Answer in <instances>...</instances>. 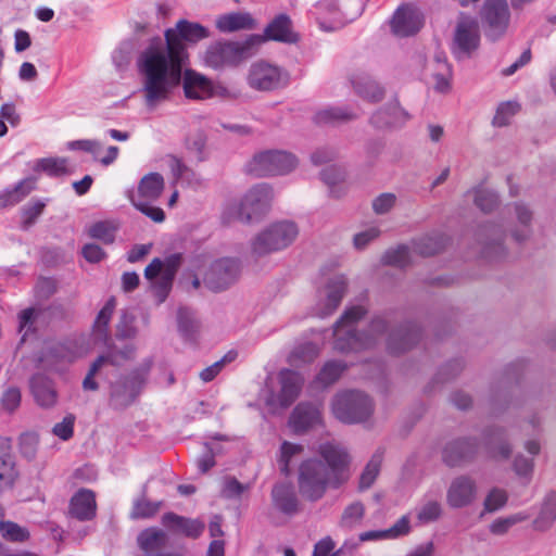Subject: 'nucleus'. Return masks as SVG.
<instances>
[{"label":"nucleus","mask_w":556,"mask_h":556,"mask_svg":"<svg viewBox=\"0 0 556 556\" xmlns=\"http://www.w3.org/2000/svg\"><path fill=\"white\" fill-rule=\"evenodd\" d=\"M206 137L202 131H198L187 139V149L193 153L198 162L204 161V149Z\"/></svg>","instance_id":"338daca9"},{"label":"nucleus","mask_w":556,"mask_h":556,"mask_svg":"<svg viewBox=\"0 0 556 556\" xmlns=\"http://www.w3.org/2000/svg\"><path fill=\"white\" fill-rule=\"evenodd\" d=\"M419 338L420 329L416 324H403L389 332L387 350L390 354L400 355L409 351L418 342Z\"/></svg>","instance_id":"6ab92c4d"},{"label":"nucleus","mask_w":556,"mask_h":556,"mask_svg":"<svg viewBox=\"0 0 556 556\" xmlns=\"http://www.w3.org/2000/svg\"><path fill=\"white\" fill-rule=\"evenodd\" d=\"M485 240L483 242L482 254L489 260H498L506 254L503 244L504 232L495 226L484 228Z\"/></svg>","instance_id":"72a5a7b5"},{"label":"nucleus","mask_w":556,"mask_h":556,"mask_svg":"<svg viewBox=\"0 0 556 556\" xmlns=\"http://www.w3.org/2000/svg\"><path fill=\"white\" fill-rule=\"evenodd\" d=\"M518 110L519 105L515 102L501 103L493 117L492 124L496 127L507 126Z\"/></svg>","instance_id":"5fc2aeb1"},{"label":"nucleus","mask_w":556,"mask_h":556,"mask_svg":"<svg viewBox=\"0 0 556 556\" xmlns=\"http://www.w3.org/2000/svg\"><path fill=\"white\" fill-rule=\"evenodd\" d=\"M477 495L476 481L468 476L456 477L446 492V502L453 508L470 505Z\"/></svg>","instance_id":"4be33fe9"},{"label":"nucleus","mask_w":556,"mask_h":556,"mask_svg":"<svg viewBox=\"0 0 556 556\" xmlns=\"http://www.w3.org/2000/svg\"><path fill=\"white\" fill-rule=\"evenodd\" d=\"M365 515V507L361 502H354L346 506L342 513L340 526L346 529L358 525Z\"/></svg>","instance_id":"de8ad7c7"},{"label":"nucleus","mask_w":556,"mask_h":556,"mask_svg":"<svg viewBox=\"0 0 556 556\" xmlns=\"http://www.w3.org/2000/svg\"><path fill=\"white\" fill-rule=\"evenodd\" d=\"M299 228L293 222L282 220L270 224L254 237L251 243L252 253L264 256L289 247L298 237Z\"/></svg>","instance_id":"6e6552de"},{"label":"nucleus","mask_w":556,"mask_h":556,"mask_svg":"<svg viewBox=\"0 0 556 556\" xmlns=\"http://www.w3.org/2000/svg\"><path fill=\"white\" fill-rule=\"evenodd\" d=\"M408 118V113L395 100L377 110L369 123L378 129H391L404 125Z\"/></svg>","instance_id":"b1692460"},{"label":"nucleus","mask_w":556,"mask_h":556,"mask_svg":"<svg viewBox=\"0 0 556 556\" xmlns=\"http://www.w3.org/2000/svg\"><path fill=\"white\" fill-rule=\"evenodd\" d=\"M35 179L26 178L20 181L12 189H7L0 193V210L20 203L35 189Z\"/></svg>","instance_id":"f704fd0d"},{"label":"nucleus","mask_w":556,"mask_h":556,"mask_svg":"<svg viewBox=\"0 0 556 556\" xmlns=\"http://www.w3.org/2000/svg\"><path fill=\"white\" fill-rule=\"evenodd\" d=\"M485 35L491 40H497L507 30L509 9L506 0H485L480 12Z\"/></svg>","instance_id":"ddd939ff"},{"label":"nucleus","mask_w":556,"mask_h":556,"mask_svg":"<svg viewBox=\"0 0 556 556\" xmlns=\"http://www.w3.org/2000/svg\"><path fill=\"white\" fill-rule=\"evenodd\" d=\"M346 291V279L343 275H336L327 281L326 286L319 290L316 314L319 317H326L332 314L340 305Z\"/></svg>","instance_id":"dca6fc26"},{"label":"nucleus","mask_w":556,"mask_h":556,"mask_svg":"<svg viewBox=\"0 0 556 556\" xmlns=\"http://www.w3.org/2000/svg\"><path fill=\"white\" fill-rule=\"evenodd\" d=\"M162 523L167 529L182 533L188 538L197 539L204 530V523L198 519H190L175 513H166L162 517Z\"/></svg>","instance_id":"2f4dec72"},{"label":"nucleus","mask_w":556,"mask_h":556,"mask_svg":"<svg viewBox=\"0 0 556 556\" xmlns=\"http://www.w3.org/2000/svg\"><path fill=\"white\" fill-rule=\"evenodd\" d=\"M484 445L492 458L507 459L511 454V447L505 440V431L498 427L485 429L483 433Z\"/></svg>","instance_id":"473e14b6"},{"label":"nucleus","mask_w":556,"mask_h":556,"mask_svg":"<svg viewBox=\"0 0 556 556\" xmlns=\"http://www.w3.org/2000/svg\"><path fill=\"white\" fill-rule=\"evenodd\" d=\"M382 261L387 265L404 267L409 263L408 248L401 245L384 253Z\"/></svg>","instance_id":"052dcab7"},{"label":"nucleus","mask_w":556,"mask_h":556,"mask_svg":"<svg viewBox=\"0 0 556 556\" xmlns=\"http://www.w3.org/2000/svg\"><path fill=\"white\" fill-rule=\"evenodd\" d=\"M556 520V492L549 493L542 505L539 516L533 525L536 530L544 531L548 529Z\"/></svg>","instance_id":"4c0bfd02"},{"label":"nucleus","mask_w":556,"mask_h":556,"mask_svg":"<svg viewBox=\"0 0 556 556\" xmlns=\"http://www.w3.org/2000/svg\"><path fill=\"white\" fill-rule=\"evenodd\" d=\"M15 462L9 453L0 454V492L13 485L17 478Z\"/></svg>","instance_id":"a19ab883"},{"label":"nucleus","mask_w":556,"mask_h":556,"mask_svg":"<svg viewBox=\"0 0 556 556\" xmlns=\"http://www.w3.org/2000/svg\"><path fill=\"white\" fill-rule=\"evenodd\" d=\"M432 78L434 79V89L439 92H445L450 89L451 70L445 60L441 56H435L433 62Z\"/></svg>","instance_id":"37998d69"},{"label":"nucleus","mask_w":556,"mask_h":556,"mask_svg":"<svg viewBox=\"0 0 556 556\" xmlns=\"http://www.w3.org/2000/svg\"><path fill=\"white\" fill-rule=\"evenodd\" d=\"M304 451L303 445L283 441L280 446V455L278 458L280 471L288 476L290 473V465L294 458L299 457Z\"/></svg>","instance_id":"79ce46f5"},{"label":"nucleus","mask_w":556,"mask_h":556,"mask_svg":"<svg viewBox=\"0 0 556 556\" xmlns=\"http://www.w3.org/2000/svg\"><path fill=\"white\" fill-rule=\"evenodd\" d=\"M357 118V114L346 108H328L318 111L314 121L319 125H334Z\"/></svg>","instance_id":"e433bc0d"},{"label":"nucleus","mask_w":556,"mask_h":556,"mask_svg":"<svg viewBox=\"0 0 556 556\" xmlns=\"http://www.w3.org/2000/svg\"><path fill=\"white\" fill-rule=\"evenodd\" d=\"M279 382L281 389L277 400L281 407H289L300 395L304 379L296 371L283 369L279 372Z\"/></svg>","instance_id":"cd10ccee"},{"label":"nucleus","mask_w":556,"mask_h":556,"mask_svg":"<svg viewBox=\"0 0 556 556\" xmlns=\"http://www.w3.org/2000/svg\"><path fill=\"white\" fill-rule=\"evenodd\" d=\"M479 41L478 21L466 13H460L454 31V45L457 55H470L478 48Z\"/></svg>","instance_id":"4468645a"},{"label":"nucleus","mask_w":556,"mask_h":556,"mask_svg":"<svg viewBox=\"0 0 556 556\" xmlns=\"http://www.w3.org/2000/svg\"><path fill=\"white\" fill-rule=\"evenodd\" d=\"M130 200L137 210L151 218L153 222L162 223L165 219L164 211L161 207L151 205V200L135 199V197H130Z\"/></svg>","instance_id":"13d9d810"},{"label":"nucleus","mask_w":556,"mask_h":556,"mask_svg":"<svg viewBox=\"0 0 556 556\" xmlns=\"http://www.w3.org/2000/svg\"><path fill=\"white\" fill-rule=\"evenodd\" d=\"M216 28L224 34H230L239 30H253L257 27V22L249 12H231L219 15L215 21Z\"/></svg>","instance_id":"7c9ffc66"},{"label":"nucleus","mask_w":556,"mask_h":556,"mask_svg":"<svg viewBox=\"0 0 556 556\" xmlns=\"http://www.w3.org/2000/svg\"><path fill=\"white\" fill-rule=\"evenodd\" d=\"M168 543L167 534L157 528L142 530L137 536V544L144 556H162Z\"/></svg>","instance_id":"c756f323"},{"label":"nucleus","mask_w":556,"mask_h":556,"mask_svg":"<svg viewBox=\"0 0 556 556\" xmlns=\"http://www.w3.org/2000/svg\"><path fill=\"white\" fill-rule=\"evenodd\" d=\"M498 195L492 190L479 188L475 191V204L484 213H490L498 206Z\"/></svg>","instance_id":"09e8293b"},{"label":"nucleus","mask_w":556,"mask_h":556,"mask_svg":"<svg viewBox=\"0 0 556 556\" xmlns=\"http://www.w3.org/2000/svg\"><path fill=\"white\" fill-rule=\"evenodd\" d=\"M240 273L238 260L223 257L211 264L204 275V283L212 291H224L239 279Z\"/></svg>","instance_id":"f8f14e48"},{"label":"nucleus","mask_w":556,"mask_h":556,"mask_svg":"<svg viewBox=\"0 0 556 556\" xmlns=\"http://www.w3.org/2000/svg\"><path fill=\"white\" fill-rule=\"evenodd\" d=\"M177 321L179 331L186 338H191L198 328V324L193 317V312L185 306L178 308Z\"/></svg>","instance_id":"8fccbe9b"},{"label":"nucleus","mask_w":556,"mask_h":556,"mask_svg":"<svg viewBox=\"0 0 556 556\" xmlns=\"http://www.w3.org/2000/svg\"><path fill=\"white\" fill-rule=\"evenodd\" d=\"M39 311L34 308V307H28V308H25L23 309L20 314H18V331L20 332H23L24 331V334H23V338H22V341L25 340V337L29 333V332H34L35 331V323L39 316Z\"/></svg>","instance_id":"bf43d9fd"},{"label":"nucleus","mask_w":556,"mask_h":556,"mask_svg":"<svg viewBox=\"0 0 556 556\" xmlns=\"http://www.w3.org/2000/svg\"><path fill=\"white\" fill-rule=\"evenodd\" d=\"M161 503H153L147 500H138L135 502L130 517L132 519L150 518L160 509Z\"/></svg>","instance_id":"680f3d73"},{"label":"nucleus","mask_w":556,"mask_h":556,"mask_svg":"<svg viewBox=\"0 0 556 556\" xmlns=\"http://www.w3.org/2000/svg\"><path fill=\"white\" fill-rule=\"evenodd\" d=\"M116 307L115 298H110L102 309L99 312L96 321L94 328L97 336L102 337L104 339L108 338V326L113 315V312Z\"/></svg>","instance_id":"49530a36"},{"label":"nucleus","mask_w":556,"mask_h":556,"mask_svg":"<svg viewBox=\"0 0 556 556\" xmlns=\"http://www.w3.org/2000/svg\"><path fill=\"white\" fill-rule=\"evenodd\" d=\"M164 189V179L159 173H150L142 177L138 186V197L141 200H156Z\"/></svg>","instance_id":"c9c22d12"},{"label":"nucleus","mask_w":556,"mask_h":556,"mask_svg":"<svg viewBox=\"0 0 556 556\" xmlns=\"http://www.w3.org/2000/svg\"><path fill=\"white\" fill-rule=\"evenodd\" d=\"M442 515V505L438 501H428L421 505L416 514L417 520L421 525L433 522Z\"/></svg>","instance_id":"3c124183"},{"label":"nucleus","mask_w":556,"mask_h":556,"mask_svg":"<svg viewBox=\"0 0 556 556\" xmlns=\"http://www.w3.org/2000/svg\"><path fill=\"white\" fill-rule=\"evenodd\" d=\"M366 314L367 309L362 305L345 309L333 326L336 350L340 352L361 351L371 349L378 344L389 329V321L382 316H377L371 319L366 330L357 333L354 325Z\"/></svg>","instance_id":"7ed1b4c3"},{"label":"nucleus","mask_w":556,"mask_h":556,"mask_svg":"<svg viewBox=\"0 0 556 556\" xmlns=\"http://www.w3.org/2000/svg\"><path fill=\"white\" fill-rule=\"evenodd\" d=\"M382 458H383V454L380 451H377L371 456V458L367 463L366 467L364 468V470L359 477L358 489L361 491L367 490L374 484L376 478L379 475Z\"/></svg>","instance_id":"58836bf2"},{"label":"nucleus","mask_w":556,"mask_h":556,"mask_svg":"<svg viewBox=\"0 0 556 556\" xmlns=\"http://www.w3.org/2000/svg\"><path fill=\"white\" fill-rule=\"evenodd\" d=\"M331 410L334 417L343 424H361L371 417L374 403L364 392L344 391L334 395Z\"/></svg>","instance_id":"423d86ee"},{"label":"nucleus","mask_w":556,"mask_h":556,"mask_svg":"<svg viewBox=\"0 0 556 556\" xmlns=\"http://www.w3.org/2000/svg\"><path fill=\"white\" fill-rule=\"evenodd\" d=\"M75 420V415L67 414L62 421L53 426L52 433L63 441L70 440L74 434Z\"/></svg>","instance_id":"69168bd1"},{"label":"nucleus","mask_w":556,"mask_h":556,"mask_svg":"<svg viewBox=\"0 0 556 556\" xmlns=\"http://www.w3.org/2000/svg\"><path fill=\"white\" fill-rule=\"evenodd\" d=\"M165 41L154 38L140 54L138 68L141 75V93L146 105L153 110L167 100L180 84L187 59L186 45L197 43L211 36L203 25L180 20L175 27L165 30Z\"/></svg>","instance_id":"f257e3e1"},{"label":"nucleus","mask_w":556,"mask_h":556,"mask_svg":"<svg viewBox=\"0 0 556 556\" xmlns=\"http://www.w3.org/2000/svg\"><path fill=\"white\" fill-rule=\"evenodd\" d=\"M527 519L523 514H516L506 518H498L494 520L490 526V531L495 535L505 534L514 525L521 522Z\"/></svg>","instance_id":"e2e57ef3"},{"label":"nucleus","mask_w":556,"mask_h":556,"mask_svg":"<svg viewBox=\"0 0 556 556\" xmlns=\"http://www.w3.org/2000/svg\"><path fill=\"white\" fill-rule=\"evenodd\" d=\"M117 224L111 220L97 222L88 229V235L105 244H111L115 240Z\"/></svg>","instance_id":"ea45409f"},{"label":"nucleus","mask_w":556,"mask_h":556,"mask_svg":"<svg viewBox=\"0 0 556 556\" xmlns=\"http://www.w3.org/2000/svg\"><path fill=\"white\" fill-rule=\"evenodd\" d=\"M273 200V187L265 182L256 184L239 202H231L225 207L223 219L227 223L239 220L244 224L258 220L269 211Z\"/></svg>","instance_id":"39448f33"},{"label":"nucleus","mask_w":556,"mask_h":556,"mask_svg":"<svg viewBox=\"0 0 556 556\" xmlns=\"http://www.w3.org/2000/svg\"><path fill=\"white\" fill-rule=\"evenodd\" d=\"M136 348L132 344H127L123 349L110 346L104 354L99 355L90 365L86 377L83 380V389L85 391H97L99 383L96 381V376L101 374L104 366L111 365L121 367L125 362L135 358Z\"/></svg>","instance_id":"9d476101"},{"label":"nucleus","mask_w":556,"mask_h":556,"mask_svg":"<svg viewBox=\"0 0 556 556\" xmlns=\"http://www.w3.org/2000/svg\"><path fill=\"white\" fill-rule=\"evenodd\" d=\"M443 248V241L440 237H425L416 242V251L425 256H431L439 253Z\"/></svg>","instance_id":"0e129e2a"},{"label":"nucleus","mask_w":556,"mask_h":556,"mask_svg":"<svg viewBox=\"0 0 556 556\" xmlns=\"http://www.w3.org/2000/svg\"><path fill=\"white\" fill-rule=\"evenodd\" d=\"M349 80L354 93L368 103H379L386 97L383 85L365 71L352 73Z\"/></svg>","instance_id":"f3484780"},{"label":"nucleus","mask_w":556,"mask_h":556,"mask_svg":"<svg viewBox=\"0 0 556 556\" xmlns=\"http://www.w3.org/2000/svg\"><path fill=\"white\" fill-rule=\"evenodd\" d=\"M396 203V195L391 192L381 193L372 200V210L378 215L389 213Z\"/></svg>","instance_id":"774afa93"},{"label":"nucleus","mask_w":556,"mask_h":556,"mask_svg":"<svg viewBox=\"0 0 556 556\" xmlns=\"http://www.w3.org/2000/svg\"><path fill=\"white\" fill-rule=\"evenodd\" d=\"M508 501V494L505 490L493 488L484 498L483 509L485 513H494L503 508Z\"/></svg>","instance_id":"603ef678"},{"label":"nucleus","mask_w":556,"mask_h":556,"mask_svg":"<svg viewBox=\"0 0 556 556\" xmlns=\"http://www.w3.org/2000/svg\"><path fill=\"white\" fill-rule=\"evenodd\" d=\"M318 452L321 459H306L299 467V492L308 502L321 500L328 489H339L351 477V459L345 448L325 443Z\"/></svg>","instance_id":"f03ea898"},{"label":"nucleus","mask_w":556,"mask_h":556,"mask_svg":"<svg viewBox=\"0 0 556 556\" xmlns=\"http://www.w3.org/2000/svg\"><path fill=\"white\" fill-rule=\"evenodd\" d=\"M38 167L51 176H62L67 174V160L64 157L42 159Z\"/></svg>","instance_id":"6e6d98bb"},{"label":"nucleus","mask_w":556,"mask_h":556,"mask_svg":"<svg viewBox=\"0 0 556 556\" xmlns=\"http://www.w3.org/2000/svg\"><path fill=\"white\" fill-rule=\"evenodd\" d=\"M136 317L128 313L127 311H123L119 317V320L116 325V338L118 339H131L137 334V329L135 327Z\"/></svg>","instance_id":"864d4df0"},{"label":"nucleus","mask_w":556,"mask_h":556,"mask_svg":"<svg viewBox=\"0 0 556 556\" xmlns=\"http://www.w3.org/2000/svg\"><path fill=\"white\" fill-rule=\"evenodd\" d=\"M288 425L292 432L302 435L323 425L321 405L301 402L292 410Z\"/></svg>","instance_id":"2eb2a0df"},{"label":"nucleus","mask_w":556,"mask_h":556,"mask_svg":"<svg viewBox=\"0 0 556 556\" xmlns=\"http://www.w3.org/2000/svg\"><path fill=\"white\" fill-rule=\"evenodd\" d=\"M0 533L4 540L15 543L29 539V531L13 521H0Z\"/></svg>","instance_id":"c03bdc74"},{"label":"nucleus","mask_w":556,"mask_h":556,"mask_svg":"<svg viewBox=\"0 0 556 556\" xmlns=\"http://www.w3.org/2000/svg\"><path fill=\"white\" fill-rule=\"evenodd\" d=\"M151 366V361H144L128 375L122 376L111 384L110 404L113 408L123 409L136 401L146 384Z\"/></svg>","instance_id":"0eeeda50"},{"label":"nucleus","mask_w":556,"mask_h":556,"mask_svg":"<svg viewBox=\"0 0 556 556\" xmlns=\"http://www.w3.org/2000/svg\"><path fill=\"white\" fill-rule=\"evenodd\" d=\"M247 80L252 89L273 91L288 84V74L274 64L258 61L250 66Z\"/></svg>","instance_id":"9b49d317"},{"label":"nucleus","mask_w":556,"mask_h":556,"mask_svg":"<svg viewBox=\"0 0 556 556\" xmlns=\"http://www.w3.org/2000/svg\"><path fill=\"white\" fill-rule=\"evenodd\" d=\"M344 369L345 365L340 362H328L320 369L319 374L316 377V380L323 387H327L336 382L340 378Z\"/></svg>","instance_id":"a18cd8bd"},{"label":"nucleus","mask_w":556,"mask_h":556,"mask_svg":"<svg viewBox=\"0 0 556 556\" xmlns=\"http://www.w3.org/2000/svg\"><path fill=\"white\" fill-rule=\"evenodd\" d=\"M478 441L475 438H460L448 442L442 452L443 462L450 466H460L471 462L478 453Z\"/></svg>","instance_id":"a211bd4d"},{"label":"nucleus","mask_w":556,"mask_h":556,"mask_svg":"<svg viewBox=\"0 0 556 556\" xmlns=\"http://www.w3.org/2000/svg\"><path fill=\"white\" fill-rule=\"evenodd\" d=\"M421 13L414 7L401 5L390 22L392 33L399 37H407L416 34L422 26Z\"/></svg>","instance_id":"aec40b11"},{"label":"nucleus","mask_w":556,"mask_h":556,"mask_svg":"<svg viewBox=\"0 0 556 556\" xmlns=\"http://www.w3.org/2000/svg\"><path fill=\"white\" fill-rule=\"evenodd\" d=\"M513 211L514 223L509 229L510 237L517 243L527 242L533 233L532 223L534 219V213L532 208L523 202L514 203Z\"/></svg>","instance_id":"5701e85b"},{"label":"nucleus","mask_w":556,"mask_h":556,"mask_svg":"<svg viewBox=\"0 0 556 556\" xmlns=\"http://www.w3.org/2000/svg\"><path fill=\"white\" fill-rule=\"evenodd\" d=\"M30 390L36 403L43 408H51L58 402L54 382L43 374H36L30 379Z\"/></svg>","instance_id":"a878e982"},{"label":"nucleus","mask_w":556,"mask_h":556,"mask_svg":"<svg viewBox=\"0 0 556 556\" xmlns=\"http://www.w3.org/2000/svg\"><path fill=\"white\" fill-rule=\"evenodd\" d=\"M260 38L257 51L261 46L268 40L294 43L298 41V35L292 29L291 18L287 14L277 15L264 29L263 35L252 34Z\"/></svg>","instance_id":"412c9836"},{"label":"nucleus","mask_w":556,"mask_h":556,"mask_svg":"<svg viewBox=\"0 0 556 556\" xmlns=\"http://www.w3.org/2000/svg\"><path fill=\"white\" fill-rule=\"evenodd\" d=\"M70 515L79 521L91 520L96 516V495L91 490L80 489L70 502Z\"/></svg>","instance_id":"bb28decb"},{"label":"nucleus","mask_w":556,"mask_h":556,"mask_svg":"<svg viewBox=\"0 0 556 556\" xmlns=\"http://www.w3.org/2000/svg\"><path fill=\"white\" fill-rule=\"evenodd\" d=\"M258 42L260 38L255 36H248L243 40H215L206 47L202 61L215 71L233 68L257 53Z\"/></svg>","instance_id":"20e7f679"},{"label":"nucleus","mask_w":556,"mask_h":556,"mask_svg":"<svg viewBox=\"0 0 556 556\" xmlns=\"http://www.w3.org/2000/svg\"><path fill=\"white\" fill-rule=\"evenodd\" d=\"M346 544L334 551L336 543L330 536H326L318 541L314 546L313 556H344Z\"/></svg>","instance_id":"4d7b16f0"},{"label":"nucleus","mask_w":556,"mask_h":556,"mask_svg":"<svg viewBox=\"0 0 556 556\" xmlns=\"http://www.w3.org/2000/svg\"><path fill=\"white\" fill-rule=\"evenodd\" d=\"M185 97L191 100H206L214 97V85L205 77L192 70H186L181 75Z\"/></svg>","instance_id":"393cba45"},{"label":"nucleus","mask_w":556,"mask_h":556,"mask_svg":"<svg viewBox=\"0 0 556 556\" xmlns=\"http://www.w3.org/2000/svg\"><path fill=\"white\" fill-rule=\"evenodd\" d=\"M271 502L285 515L292 516L299 511V498L291 483H276L271 490Z\"/></svg>","instance_id":"c85d7f7f"},{"label":"nucleus","mask_w":556,"mask_h":556,"mask_svg":"<svg viewBox=\"0 0 556 556\" xmlns=\"http://www.w3.org/2000/svg\"><path fill=\"white\" fill-rule=\"evenodd\" d=\"M298 166V159L282 150L255 153L247 164V172L255 177L287 175Z\"/></svg>","instance_id":"1a4fd4ad"}]
</instances>
